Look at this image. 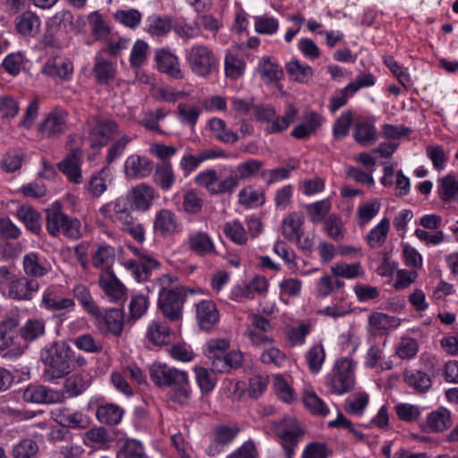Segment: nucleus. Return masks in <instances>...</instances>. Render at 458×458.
<instances>
[{"instance_id":"obj_1","label":"nucleus","mask_w":458,"mask_h":458,"mask_svg":"<svg viewBox=\"0 0 458 458\" xmlns=\"http://www.w3.org/2000/svg\"><path fill=\"white\" fill-rule=\"evenodd\" d=\"M155 285L158 293L157 306L162 314L170 321H180L182 318L186 289L172 275H163Z\"/></svg>"},{"instance_id":"obj_2","label":"nucleus","mask_w":458,"mask_h":458,"mask_svg":"<svg viewBox=\"0 0 458 458\" xmlns=\"http://www.w3.org/2000/svg\"><path fill=\"white\" fill-rule=\"evenodd\" d=\"M357 363L351 357L337 359L325 377V386L332 394L342 395L350 392L355 385Z\"/></svg>"},{"instance_id":"obj_3","label":"nucleus","mask_w":458,"mask_h":458,"mask_svg":"<svg viewBox=\"0 0 458 458\" xmlns=\"http://www.w3.org/2000/svg\"><path fill=\"white\" fill-rule=\"evenodd\" d=\"M151 380L160 387L174 386L177 388L174 398L179 403L185 402L190 394L189 377L184 370L172 368L164 363H154L150 367Z\"/></svg>"},{"instance_id":"obj_4","label":"nucleus","mask_w":458,"mask_h":458,"mask_svg":"<svg viewBox=\"0 0 458 458\" xmlns=\"http://www.w3.org/2000/svg\"><path fill=\"white\" fill-rule=\"evenodd\" d=\"M71 348L64 343H55L41 353V360L46 365L43 376L48 382H55L66 376L70 367Z\"/></svg>"},{"instance_id":"obj_5","label":"nucleus","mask_w":458,"mask_h":458,"mask_svg":"<svg viewBox=\"0 0 458 458\" xmlns=\"http://www.w3.org/2000/svg\"><path fill=\"white\" fill-rule=\"evenodd\" d=\"M129 250L134 254V259H123L122 265L131 272L138 282L146 281L159 263L147 252L135 247L129 246Z\"/></svg>"},{"instance_id":"obj_6","label":"nucleus","mask_w":458,"mask_h":458,"mask_svg":"<svg viewBox=\"0 0 458 458\" xmlns=\"http://www.w3.org/2000/svg\"><path fill=\"white\" fill-rule=\"evenodd\" d=\"M187 60L191 72L204 78L210 75L217 64L213 52L202 45L193 46L188 53Z\"/></svg>"},{"instance_id":"obj_7","label":"nucleus","mask_w":458,"mask_h":458,"mask_svg":"<svg viewBox=\"0 0 458 458\" xmlns=\"http://www.w3.org/2000/svg\"><path fill=\"white\" fill-rule=\"evenodd\" d=\"M297 114V110L290 106L284 116H276V111L270 106H256L254 115L257 120L267 123V131L269 133H277L286 129Z\"/></svg>"},{"instance_id":"obj_8","label":"nucleus","mask_w":458,"mask_h":458,"mask_svg":"<svg viewBox=\"0 0 458 458\" xmlns=\"http://www.w3.org/2000/svg\"><path fill=\"white\" fill-rule=\"evenodd\" d=\"M276 433L281 440L286 458H292L302 435L298 421L292 418L281 420L276 426Z\"/></svg>"},{"instance_id":"obj_9","label":"nucleus","mask_w":458,"mask_h":458,"mask_svg":"<svg viewBox=\"0 0 458 458\" xmlns=\"http://www.w3.org/2000/svg\"><path fill=\"white\" fill-rule=\"evenodd\" d=\"M195 182L211 194L232 193L236 189L235 178L227 176L219 180V176L214 169H208L198 174L195 177Z\"/></svg>"},{"instance_id":"obj_10","label":"nucleus","mask_w":458,"mask_h":458,"mask_svg":"<svg viewBox=\"0 0 458 458\" xmlns=\"http://www.w3.org/2000/svg\"><path fill=\"white\" fill-rule=\"evenodd\" d=\"M95 318V326L98 330L106 336H121L123 326V313L119 309H110L104 314L99 310V314L92 316Z\"/></svg>"},{"instance_id":"obj_11","label":"nucleus","mask_w":458,"mask_h":458,"mask_svg":"<svg viewBox=\"0 0 458 458\" xmlns=\"http://www.w3.org/2000/svg\"><path fill=\"white\" fill-rule=\"evenodd\" d=\"M15 335L16 324L13 320L0 323V350L4 351L2 356L5 359L15 360L24 352V347L14 339Z\"/></svg>"},{"instance_id":"obj_12","label":"nucleus","mask_w":458,"mask_h":458,"mask_svg":"<svg viewBox=\"0 0 458 458\" xmlns=\"http://www.w3.org/2000/svg\"><path fill=\"white\" fill-rule=\"evenodd\" d=\"M40 306L49 311H72L75 308L73 299L64 296L57 285H50L42 293Z\"/></svg>"},{"instance_id":"obj_13","label":"nucleus","mask_w":458,"mask_h":458,"mask_svg":"<svg viewBox=\"0 0 458 458\" xmlns=\"http://www.w3.org/2000/svg\"><path fill=\"white\" fill-rule=\"evenodd\" d=\"M67 113L64 110L51 111L43 122L38 124V131L47 139H56L67 129Z\"/></svg>"},{"instance_id":"obj_14","label":"nucleus","mask_w":458,"mask_h":458,"mask_svg":"<svg viewBox=\"0 0 458 458\" xmlns=\"http://www.w3.org/2000/svg\"><path fill=\"white\" fill-rule=\"evenodd\" d=\"M119 134L118 124L112 120L97 119L90 130L89 141L92 148L106 145L111 139Z\"/></svg>"},{"instance_id":"obj_15","label":"nucleus","mask_w":458,"mask_h":458,"mask_svg":"<svg viewBox=\"0 0 458 458\" xmlns=\"http://www.w3.org/2000/svg\"><path fill=\"white\" fill-rule=\"evenodd\" d=\"M22 399L32 403H57L64 399V394L42 385H29L22 392Z\"/></svg>"},{"instance_id":"obj_16","label":"nucleus","mask_w":458,"mask_h":458,"mask_svg":"<svg viewBox=\"0 0 458 458\" xmlns=\"http://www.w3.org/2000/svg\"><path fill=\"white\" fill-rule=\"evenodd\" d=\"M51 415L58 424L65 428L84 429L90 425L89 416L69 408H57L52 411Z\"/></svg>"},{"instance_id":"obj_17","label":"nucleus","mask_w":458,"mask_h":458,"mask_svg":"<svg viewBox=\"0 0 458 458\" xmlns=\"http://www.w3.org/2000/svg\"><path fill=\"white\" fill-rule=\"evenodd\" d=\"M186 245L188 249L199 257L213 256L216 254V245L211 236L203 231L189 233Z\"/></svg>"},{"instance_id":"obj_18","label":"nucleus","mask_w":458,"mask_h":458,"mask_svg":"<svg viewBox=\"0 0 458 458\" xmlns=\"http://www.w3.org/2000/svg\"><path fill=\"white\" fill-rule=\"evenodd\" d=\"M39 284L33 278L15 276L8 287L10 298L18 301H30L39 290Z\"/></svg>"},{"instance_id":"obj_19","label":"nucleus","mask_w":458,"mask_h":458,"mask_svg":"<svg viewBox=\"0 0 458 458\" xmlns=\"http://www.w3.org/2000/svg\"><path fill=\"white\" fill-rule=\"evenodd\" d=\"M82 161V150L76 147L71 149L66 157L58 164L60 171L73 183L82 182L81 164Z\"/></svg>"},{"instance_id":"obj_20","label":"nucleus","mask_w":458,"mask_h":458,"mask_svg":"<svg viewBox=\"0 0 458 458\" xmlns=\"http://www.w3.org/2000/svg\"><path fill=\"white\" fill-rule=\"evenodd\" d=\"M195 310L197 324L201 330L209 331L219 321V312L213 301H200L195 304Z\"/></svg>"},{"instance_id":"obj_21","label":"nucleus","mask_w":458,"mask_h":458,"mask_svg":"<svg viewBox=\"0 0 458 458\" xmlns=\"http://www.w3.org/2000/svg\"><path fill=\"white\" fill-rule=\"evenodd\" d=\"M155 60L159 72L166 73L176 80L183 78V72L180 68L178 57L167 48L157 49Z\"/></svg>"},{"instance_id":"obj_22","label":"nucleus","mask_w":458,"mask_h":458,"mask_svg":"<svg viewBox=\"0 0 458 458\" xmlns=\"http://www.w3.org/2000/svg\"><path fill=\"white\" fill-rule=\"evenodd\" d=\"M22 267L25 275L30 277H43L51 270L47 259L35 251L29 252L23 257Z\"/></svg>"},{"instance_id":"obj_23","label":"nucleus","mask_w":458,"mask_h":458,"mask_svg":"<svg viewBox=\"0 0 458 458\" xmlns=\"http://www.w3.org/2000/svg\"><path fill=\"white\" fill-rule=\"evenodd\" d=\"M374 84L372 75H364L359 77L356 81L348 84L344 89L331 98L330 109L335 112L347 102L349 97L352 96L362 87H369Z\"/></svg>"},{"instance_id":"obj_24","label":"nucleus","mask_w":458,"mask_h":458,"mask_svg":"<svg viewBox=\"0 0 458 458\" xmlns=\"http://www.w3.org/2000/svg\"><path fill=\"white\" fill-rule=\"evenodd\" d=\"M131 208V202H107L100 208V211L125 227L133 223Z\"/></svg>"},{"instance_id":"obj_25","label":"nucleus","mask_w":458,"mask_h":458,"mask_svg":"<svg viewBox=\"0 0 458 458\" xmlns=\"http://www.w3.org/2000/svg\"><path fill=\"white\" fill-rule=\"evenodd\" d=\"M152 170V162L146 157L131 155L124 163V172L129 178L147 177L151 174Z\"/></svg>"},{"instance_id":"obj_26","label":"nucleus","mask_w":458,"mask_h":458,"mask_svg":"<svg viewBox=\"0 0 458 458\" xmlns=\"http://www.w3.org/2000/svg\"><path fill=\"white\" fill-rule=\"evenodd\" d=\"M41 27L39 17L33 12L26 11L16 17L15 28L24 37H36Z\"/></svg>"},{"instance_id":"obj_27","label":"nucleus","mask_w":458,"mask_h":458,"mask_svg":"<svg viewBox=\"0 0 458 458\" xmlns=\"http://www.w3.org/2000/svg\"><path fill=\"white\" fill-rule=\"evenodd\" d=\"M384 346L372 345L369 348L364 360V365L369 369H377L380 371L390 370L394 367V362L390 357L384 355Z\"/></svg>"},{"instance_id":"obj_28","label":"nucleus","mask_w":458,"mask_h":458,"mask_svg":"<svg viewBox=\"0 0 458 458\" xmlns=\"http://www.w3.org/2000/svg\"><path fill=\"white\" fill-rule=\"evenodd\" d=\"M99 285L111 301H118L125 295V286L114 273L102 274L99 277Z\"/></svg>"},{"instance_id":"obj_29","label":"nucleus","mask_w":458,"mask_h":458,"mask_svg":"<svg viewBox=\"0 0 458 458\" xmlns=\"http://www.w3.org/2000/svg\"><path fill=\"white\" fill-rule=\"evenodd\" d=\"M154 230L161 236H168L180 231V225L171 211L162 209L156 215Z\"/></svg>"},{"instance_id":"obj_30","label":"nucleus","mask_w":458,"mask_h":458,"mask_svg":"<svg viewBox=\"0 0 458 458\" xmlns=\"http://www.w3.org/2000/svg\"><path fill=\"white\" fill-rule=\"evenodd\" d=\"M146 337L155 345H165L171 340V329L166 322L153 319L147 327Z\"/></svg>"},{"instance_id":"obj_31","label":"nucleus","mask_w":458,"mask_h":458,"mask_svg":"<svg viewBox=\"0 0 458 458\" xmlns=\"http://www.w3.org/2000/svg\"><path fill=\"white\" fill-rule=\"evenodd\" d=\"M73 70L70 61L61 57H55L48 60L44 67L43 72L54 79L67 80Z\"/></svg>"},{"instance_id":"obj_32","label":"nucleus","mask_w":458,"mask_h":458,"mask_svg":"<svg viewBox=\"0 0 458 458\" xmlns=\"http://www.w3.org/2000/svg\"><path fill=\"white\" fill-rule=\"evenodd\" d=\"M426 425L429 432H443L452 426L450 411L445 408H438L427 416Z\"/></svg>"},{"instance_id":"obj_33","label":"nucleus","mask_w":458,"mask_h":458,"mask_svg":"<svg viewBox=\"0 0 458 458\" xmlns=\"http://www.w3.org/2000/svg\"><path fill=\"white\" fill-rule=\"evenodd\" d=\"M370 331L386 333L389 329L396 328L401 325V319L397 317L388 316L382 312L372 313L368 319Z\"/></svg>"},{"instance_id":"obj_34","label":"nucleus","mask_w":458,"mask_h":458,"mask_svg":"<svg viewBox=\"0 0 458 458\" xmlns=\"http://www.w3.org/2000/svg\"><path fill=\"white\" fill-rule=\"evenodd\" d=\"M90 384L91 379L89 374L74 373L66 378L64 389L69 397H76L81 394Z\"/></svg>"},{"instance_id":"obj_35","label":"nucleus","mask_w":458,"mask_h":458,"mask_svg":"<svg viewBox=\"0 0 458 458\" xmlns=\"http://www.w3.org/2000/svg\"><path fill=\"white\" fill-rule=\"evenodd\" d=\"M390 229V221L388 218H382L379 223L374 226L366 235V242L372 249L382 247L387 240Z\"/></svg>"},{"instance_id":"obj_36","label":"nucleus","mask_w":458,"mask_h":458,"mask_svg":"<svg viewBox=\"0 0 458 458\" xmlns=\"http://www.w3.org/2000/svg\"><path fill=\"white\" fill-rule=\"evenodd\" d=\"M273 388L276 395L286 403H292L297 400V394L291 383L281 374L272 376Z\"/></svg>"},{"instance_id":"obj_37","label":"nucleus","mask_w":458,"mask_h":458,"mask_svg":"<svg viewBox=\"0 0 458 458\" xmlns=\"http://www.w3.org/2000/svg\"><path fill=\"white\" fill-rule=\"evenodd\" d=\"M258 71L265 83H276L284 76L283 69L268 57L260 60Z\"/></svg>"},{"instance_id":"obj_38","label":"nucleus","mask_w":458,"mask_h":458,"mask_svg":"<svg viewBox=\"0 0 458 458\" xmlns=\"http://www.w3.org/2000/svg\"><path fill=\"white\" fill-rule=\"evenodd\" d=\"M303 217L298 213L288 215L282 222L283 235L290 241L300 238L303 233Z\"/></svg>"},{"instance_id":"obj_39","label":"nucleus","mask_w":458,"mask_h":458,"mask_svg":"<svg viewBox=\"0 0 458 458\" xmlns=\"http://www.w3.org/2000/svg\"><path fill=\"white\" fill-rule=\"evenodd\" d=\"M264 166L260 160L248 159L244 162L239 163L235 168L236 174H231L229 178H235L236 187L240 180H248L257 175Z\"/></svg>"},{"instance_id":"obj_40","label":"nucleus","mask_w":458,"mask_h":458,"mask_svg":"<svg viewBox=\"0 0 458 458\" xmlns=\"http://www.w3.org/2000/svg\"><path fill=\"white\" fill-rule=\"evenodd\" d=\"M403 381L419 392L428 391L432 385L429 376L420 370H405Z\"/></svg>"},{"instance_id":"obj_41","label":"nucleus","mask_w":458,"mask_h":458,"mask_svg":"<svg viewBox=\"0 0 458 458\" xmlns=\"http://www.w3.org/2000/svg\"><path fill=\"white\" fill-rule=\"evenodd\" d=\"M437 191L442 200L458 199V178L454 174H447L438 179Z\"/></svg>"},{"instance_id":"obj_42","label":"nucleus","mask_w":458,"mask_h":458,"mask_svg":"<svg viewBox=\"0 0 458 458\" xmlns=\"http://www.w3.org/2000/svg\"><path fill=\"white\" fill-rule=\"evenodd\" d=\"M123 415V411L118 405L108 403L98 408L96 416L99 422L107 425L118 424Z\"/></svg>"},{"instance_id":"obj_43","label":"nucleus","mask_w":458,"mask_h":458,"mask_svg":"<svg viewBox=\"0 0 458 458\" xmlns=\"http://www.w3.org/2000/svg\"><path fill=\"white\" fill-rule=\"evenodd\" d=\"M73 295L83 307L84 310L90 316L99 314V308L94 301L88 287L83 284H77L73 287Z\"/></svg>"},{"instance_id":"obj_44","label":"nucleus","mask_w":458,"mask_h":458,"mask_svg":"<svg viewBox=\"0 0 458 458\" xmlns=\"http://www.w3.org/2000/svg\"><path fill=\"white\" fill-rule=\"evenodd\" d=\"M419 349V343L415 338L403 336L396 344L394 353L401 360H411L416 357Z\"/></svg>"},{"instance_id":"obj_45","label":"nucleus","mask_w":458,"mask_h":458,"mask_svg":"<svg viewBox=\"0 0 458 458\" xmlns=\"http://www.w3.org/2000/svg\"><path fill=\"white\" fill-rule=\"evenodd\" d=\"M353 138L362 146L372 145L377 140L376 129L369 123L359 122L354 126Z\"/></svg>"},{"instance_id":"obj_46","label":"nucleus","mask_w":458,"mask_h":458,"mask_svg":"<svg viewBox=\"0 0 458 458\" xmlns=\"http://www.w3.org/2000/svg\"><path fill=\"white\" fill-rule=\"evenodd\" d=\"M304 406L314 415L326 417L329 413V408L312 390H305L302 394Z\"/></svg>"},{"instance_id":"obj_47","label":"nucleus","mask_w":458,"mask_h":458,"mask_svg":"<svg viewBox=\"0 0 458 458\" xmlns=\"http://www.w3.org/2000/svg\"><path fill=\"white\" fill-rule=\"evenodd\" d=\"M172 29V19L168 16H152L148 20L146 32L154 37H165Z\"/></svg>"},{"instance_id":"obj_48","label":"nucleus","mask_w":458,"mask_h":458,"mask_svg":"<svg viewBox=\"0 0 458 458\" xmlns=\"http://www.w3.org/2000/svg\"><path fill=\"white\" fill-rule=\"evenodd\" d=\"M72 343L77 349L88 353L95 354L103 351L102 341L89 333L78 335Z\"/></svg>"},{"instance_id":"obj_49","label":"nucleus","mask_w":458,"mask_h":458,"mask_svg":"<svg viewBox=\"0 0 458 458\" xmlns=\"http://www.w3.org/2000/svg\"><path fill=\"white\" fill-rule=\"evenodd\" d=\"M174 174L169 161L162 162L156 166L154 180L162 189L171 188L174 182Z\"/></svg>"},{"instance_id":"obj_50","label":"nucleus","mask_w":458,"mask_h":458,"mask_svg":"<svg viewBox=\"0 0 458 458\" xmlns=\"http://www.w3.org/2000/svg\"><path fill=\"white\" fill-rule=\"evenodd\" d=\"M66 216L55 204L47 209V228L51 235L56 236L61 232Z\"/></svg>"},{"instance_id":"obj_51","label":"nucleus","mask_w":458,"mask_h":458,"mask_svg":"<svg viewBox=\"0 0 458 458\" xmlns=\"http://www.w3.org/2000/svg\"><path fill=\"white\" fill-rule=\"evenodd\" d=\"M116 458H149L142 444L135 439L126 440L119 448Z\"/></svg>"},{"instance_id":"obj_52","label":"nucleus","mask_w":458,"mask_h":458,"mask_svg":"<svg viewBox=\"0 0 458 458\" xmlns=\"http://www.w3.org/2000/svg\"><path fill=\"white\" fill-rule=\"evenodd\" d=\"M286 72L296 81L307 83L313 75L312 68L300 61H291L286 65Z\"/></svg>"},{"instance_id":"obj_53","label":"nucleus","mask_w":458,"mask_h":458,"mask_svg":"<svg viewBox=\"0 0 458 458\" xmlns=\"http://www.w3.org/2000/svg\"><path fill=\"white\" fill-rule=\"evenodd\" d=\"M378 202H363L359 205L356 210V221L360 226L369 224L379 212Z\"/></svg>"},{"instance_id":"obj_54","label":"nucleus","mask_w":458,"mask_h":458,"mask_svg":"<svg viewBox=\"0 0 458 458\" xmlns=\"http://www.w3.org/2000/svg\"><path fill=\"white\" fill-rule=\"evenodd\" d=\"M114 261V250L113 248L105 246L99 247L92 257V264L96 268L106 271L112 267Z\"/></svg>"},{"instance_id":"obj_55","label":"nucleus","mask_w":458,"mask_h":458,"mask_svg":"<svg viewBox=\"0 0 458 458\" xmlns=\"http://www.w3.org/2000/svg\"><path fill=\"white\" fill-rule=\"evenodd\" d=\"M94 73L99 83L106 84L114 79L115 68L111 62L103 58H97Z\"/></svg>"},{"instance_id":"obj_56","label":"nucleus","mask_w":458,"mask_h":458,"mask_svg":"<svg viewBox=\"0 0 458 458\" xmlns=\"http://www.w3.org/2000/svg\"><path fill=\"white\" fill-rule=\"evenodd\" d=\"M326 359V352L322 344L312 346L306 354V360L310 370L318 374L322 369V365Z\"/></svg>"},{"instance_id":"obj_57","label":"nucleus","mask_w":458,"mask_h":458,"mask_svg":"<svg viewBox=\"0 0 458 458\" xmlns=\"http://www.w3.org/2000/svg\"><path fill=\"white\" fill-rule=\"evenodd\" d=\"M209 127L214 136L224 142L233 143L238 140L237 134L226 129L225 123L219 118L211 119Z\"/></svg>"},{"instance_id":"obj_58","label":"nucleus","mask_w":458,"mask_h":458,"mask_svg":"<svg viewBox=\"0 0 458 458\" xmlns=\"http://www.w3.org/2000/svg\"><path fill=\"white\" fill-rule=\"evenodd\" d=\"M332 450L325 442L313 441L308 443L301 454V458H328Z\"/></svg>"},{"instance_id":"obj_59","label":"nucleus","mask_w":458,"mask_h":458,"mask_svg":"<svg viewBox=\"0 0 458 458\" xmlns=\"http://www.w3.org/2000/svg\"><path fill=\"white\" fill-rule=\"evenodd\" d=\"M18 217L33 233H38L41 228L39 214L30 206L21 207L17 212Z\"/></svg>"},{"instance_id":"obj_60","label":"nucleus","mask_w":458,"mask_h":458,"mask_svg":"<svg viewBox=\"0 0 458 458\" xmlns=\"http://www.w3.org/2000/svg\"><path fill=\"white\" fill-rule=\"evenodd\" d=\"M45 333V323L42 319L31 318L21 328V335L27 341H33Z\"/></svg>"},{"instance_id":"obj_61","label":"nucleus","mask_w":458,"mask_h":458,"mask_svg":"<svg viewBox=\"0 0 458 458\" xmlns=\"http://www.w3.org/2000/svg\"><path fill=\"white\" fill-rule=\"evenodd\" d=\"M224 233L233 242L242 245L248 241L247 233L239 221H231L225 225Z\"/></svg>"},{"instance_id":"obj_62","label":"nucleus","mask_w":458,"mask_h":458,"mask_svg":"<svg viewBox=\"0 0 458 458\" xmlns=\"http://www.w3.org/2000/svg\"><path fill=\"white\" fill-rule=\"evenodd\" d=\"M331 271L335 276H341L346 279L357 278L364 273L360 263H337L331 267Z\"/></svg>"},{"instance_id":"obj_63","label":"nucleus","mask_w":458,"mask_h":458,"mask_svg":"<svg viewBox=\"0 0 458 458\" xmlns=\"http://www.w3.org/2000/svg\"><path fill=\"white\" fill-rule=\"evenodd\" d=\"M194 372L201 392L205 394L210 393L216 385V377L203 367H196Z\"/></svg>"},{"instance_id":"obj_64","label":"nucleus","mask_w":458,"mask_h":458,"mask_svg":"<svg viewBox=\"0 0 458 458\" xmlns=\"http://www.w3.org/2000/svg\"><path fill=\"white\" fill-rule=\"evenodd\" d=\"M38 452L37 443L32 439H23L13 449V458H36Z\"/></svg>"}]
</instances>
